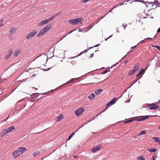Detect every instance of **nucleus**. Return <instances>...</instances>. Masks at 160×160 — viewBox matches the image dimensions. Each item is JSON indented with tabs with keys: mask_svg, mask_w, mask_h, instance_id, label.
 <instances>
[{
	"mask_svg": "<svg viewBox=\"0 0 160 160\" xmlns=\"http://www.w3.org/2000/svg\"><path fill=\"white\" fill-rule=\"evenodd\" d=\"M137 1H138V2H142H142H144V1H143V0H141V1H140V0H138Z\"/></svg>",
	"mask_w": 160,
	"mask_h": 160,
	"instance_id": "48",
	"label": "nucleus"
},
{
	"mask_svg": "<svg viewBox=\"0 0 160 160\" xmlns=\"http://www.w3.org/2000/svg\"><path fill=\"white\" fill-rule=\"evenodd\" d=\"M82 20V18H77L76 19L70 20L68 21V22L72 25H76L80 22Z\"/></svg>",
	"mask_w": 160,
	"mask_h": 160,
	"instance_id": "1",
	"label": "nucleus"
},
{
	"mask_svg": "<svg viewBox=\"0 0 160 160\" xmlns=\"http://www.w3.org/2000/svg\"><path fill=\"white\" fill-rule=\"evenodd\" d=\"M85 110L83 107L80 108L74 111V113L77 117H78L81 115L84 112Z\"/></svg>",
	"mask_w": 160,
	"mask_h": 160,
	"instance_id": "2",
	"label": "nucleus"
},
{
	"mask_svg": "<svg viewBox=\"0 0 160 160\" xmlns=\"http://www.w3.org/2000/svg\"><path fill=\"white\" fill-rule=\"evenodd\" d=\"M15 129V127L14 126H11L8 127V128L7 129L8 132H9L12 131L13 130H14Z\"/></svg>",
	"mask_w": 160,
	"mask_h": 160,
	"instance_id": "16",
	"label": "nucleus"
},
{
	"mask_svg": "<svg viewBox=\"0 0 160 160\" xmlns=\"http://www.w3.org/2000/svg\"><path fill=\"white\" fill-rule=\"evenodd\" d=\"M59 51L60 52H63V51L62 50H59Z\"/></svg>",
	"mask_w": 160,
	"mask_h": 160,
	"instance_id": "58",
	"label": "nucleus"
},
{
	"mask_svg": "<svg viewBox=\"0 0 160 160\" xmlns=\"http://www.w3.org/2000/svg\"><path fill=\"white\" fill-rule=\"evenodd\" d=\"M140 66V64L139 63H138L136 64L134 67V68L133 69V70L136 72L139 68Z\"/></svg>",
	"mask_w": 160,
	"mask_h": 160,
	"instance_id": "18",
	"label": "nucleus"
},
{
	"mask_svg": "<svg viewBox=\"0 0 160 160\" xmlns=\"http://www.w3.org/2000/svg\"><path fill=\"white\" fill-rule=\"evenodd\" d=\"M37 33V31L36 30H33L32 32H31L28 34L26 38V39L29 40L32 38Z\"/></svg>",
	"mask_w": 160,
	"mask_h": 160,
	"instance_id": "3",
	"label": "nucleus"
},
{
	"mask_svg": "<svg viewBox=\"0 0 160 160\" xmlns=\"http://www.w3.org/2000/svg\"><path fill=\"white\" fill-rule=\"evenodd\" d=\"M132 121H133L132 119H130L129 120H127V121L125 122L124 123H129V122H130Z\"/></svg>",
	"mask_w": 160,
	"mask_h": 160,
	"instance_id": "38",
	"label": "nucleus"
},
{
	"mask_svg": "<svg viewBox=\"0 0 160 160\" xmlns=\"http://www.w3.org/2000/svg\"><path fill=\"white\" fill-rule=\"evenodd\" d=\"M12 52V49L10 50L7 55L5 57V58L6 59H8L11 55Z\"/></svg>",
	"mask_w": 160,
	"mask_h": 160,
	"instance_id": "11",
	"label": "nucleus"
},
{
	"mask_svg": "<svg viewBox=\"0 0 160 160\" xmlns=\"http://www.w3.org/2000/svg\"><path fill=\"white\" fill-rule=\"evenodd\" d=\"M113 9H113V8H112V9H111L110 10V11H109V12H108L107 13L105 14V15H106V14H108V12H112V10Z\"/></svg>",
	"mask_w": 160,
	"mask_h": 160,
	"instance_id": "45",
	"label": "nucleus"
},
{
	"mask_svg": "<svg viewBox=\"0 0 160 160\" xmlns=\"http://www.w3.org/2000/svg\"><path fill=\"white\" fill-rule=\"evenodd\" d=\"M108 69H107L105 71H104L102 72V74H105L107 72H108Z\"/></svg>",
	"mask_w": 160,
	"mask_h": 160,
	"instance_id": "37",
	"label": "nucleus"
},
{
	"mask_svg": "<svg viewBox=\"0 0 160 160\" xmlns=\"http://www.w3.org/2000/svg\"><path fill=\"white\" fill-rule=\"evenodd\" d=\"M84 125H82L81 127L80 128H81L82 127H83Z\"/></svg>",
	"mask_w": 160,
	"mask_h": 160,
	"instance_id": "61",
	"label": "nucleus"
},
{
	"mask_svg": "<svg viewBox=\"0 0 160 160\" xmlns=\"http://www.w3.org/2000/svg\"><path fill=\"white\" fill-rule=\"evenodd\" d=\"M3 21V20H0V27L3 26L2 23Z\"/></svg>",
	"mask_w": 160,
	"mask_h": 160,
	"instance_id": "39",
	"label": "nucleus"
},
{
	"mask_svg": "<svg viewBox=\"0 0 160 160\" xmlns=\"http://www.w3.org/2000/svg\"><path fill=\"white\" fill-rule=\"evenodd\" d=\"M98 46H99V44H97V45H96L95 46L93 47H97Z\"/></svg>",
	"mask_w": 160,
	"mask_h": 160,
	"instance_id": "57",
	"label": "nucleus"
},
{
	"mask_svg": "<svg viewBox=\"0 0 160 160\" xmlns=\"http://www.w3.org/2000/svg\"><path fill=\"white\" fill-rule=\"evenodd\" d=\"M17 151H18L19 153L20 154V155L22 154L21 151H20V150H19V148Z\"/></svg>",
	"mask_w": 160,
	"mask_h": 160,
	"instance_id": "42",
	"label": "nucleus"
},
{
	"mask_svg": "<svg viewBox=\"0 0 160 160\" xmlns=\"http://www.w3.org/2000/svg\"><path fill=\"white\" fill-rule=\"evenodd\" d=\"M127 24L126 25V24L125 23L123 24L122 25V27H123L124 29H125L127 27Z\"/></svg>",
	"mask_w": 160,
	"mask_h": 160,
	"instance_id": "40",
	"label": "nucleus"
},
{
	"mask_svg": "<svg viewBox=\"0 0 160 160\" xmlns=\"http://www.w3.org/2000/svg\"><path fill=\"white\" fill-rule=\"evenodd\" d=\"M102 91V89L100 88L96 90L95 91V93L96 95H98L100 92Z\"/></svg>",
	"mask_w": 160,
	"mask_h": 160,
	"instance_id": "21",
	"label": "nucleus"
},
{
	"mask_svg": "<svg viewBox=\"0 0 160 160\" xmlns=\"http://www.w3.org/2000/svg\"><path fill=\"white\" fill-rule=\"evenodd\" d=\"M116 100V98H114L107 104L106 106V107L107 108H108L109 107L113 104L114 103H115V101Z\"/></svg>",
	"mask_w": 160,
	"mask_h": 160,
	"instance_id": "4",
	"label": "nucleus"
},
{
	"mask_svg": "<svg viewBox=\"0 0 160 160\" xmlns=\"http://www.w3.org/2000/svg\"><path fill=\"white\" fill-rule=\"evenodd\" d=\"M8 133L7 129L3 130L0 133V136L2 137Z\"/></svg>",
	"mask_w": 160,
	"mask_h": 160,
	"instance_id": "12",
	"label": "nucleus"
},
{
	"mask_svg": "<svg viewBox=\"0 0 160 160\" xmlns=\"http://www.w3.org/2000/svg\"><path fill=\"white\" fill-rule=\"evenodd\" d=\"M112 35H111V36H109L108 37H109V38H110L111 37H112Z\"/></svg>",
	"mask_w": 160,
	"mask_h": 160,
	"instance_id": "62",
	"label": "nucleus"
},
{
	"mask_svg": "<svg viewBox=\"0 0 160 160\" xmlns=\"http://www.w3.org/2000/svg\"><path fill=\"white\" fill-rule=\"evenodd\" d=\"M93 54H94L93 53L91 54L90 55V57H93Z\"/></svg>",
	"mask_w": 160,
	"mask_h": 160,
	"instance_id": "53",
	"label": "nucleus"
},
{
	"mask_svg": "<svg viewBox=\"0 0 160 160\" xmlns=\"http://www.w3.org/2000/svg\"><path fill=\"white\" fill-rule=\"evenodd\" d=\"M144 72V70L143 69H141L139 72L138 73V74L137 75V77H139L140 75H141L142 73H143Z\"/></svg>",
	"mask_w": 160,
	"mask_h": 160,
	"instance_id": "22",
	"label": "nucleus"
},
{
	"mask_svg": "<svg viewBox=\"0 0 160 160\" xmlns=\"http://www.w3.org/2000/svg\"><path fill=\"white\" fill-rule=\"evenodd\" d=\"M75 134L74 132H73L71 134V135H70L68 137V140H69Z\"/></svg>",
	"mask_w": 160,
	"mask_h": 160,
	"instance_id": "30",
	"label": "nucleus"
},
{
	"mask_svg": "<svg viewBox=\"0 0 160 160\" xmlns=\"http://www.w3.org/2000/svg\"><path fill=\"white\" fill-rule=\"evenodd\" d=\"M74 30H72V31H70V32H68V34H67L65 36H64L61 39H60V40H61L63 38H65V37H66L67 36V35L68 34H70L72 32H73V31H74Z\"/></svg>",
	"mask_w": 160,
	"mask_h": 160,
	"instance_id": "34",
	"label": "nucleus"
},
{
	"mask_svg": "<svg viewBox=\"0 0 160 160\" xmlns=\"http://www.w3.org/2000/svg\"><path fill=\"white\" fill-rule=\"evenodd\" d=\"M154 140V141L156 142H160V140H159V138L158 137H153L152 138Z\"/></svg>",
	"mask_w": 160,
	"mask_h": 160,
	"instance_id": "26",
	"label": "nucleus"
},
{
	"mask_svg": "<svg viewBox=\"0 0 160 160\" xmlns=\"http://www.w3.org/2000/svg\"><path fill=\"white\" fill-rule=\"evenodd\" d=\"M107 109V108H105V109L103 110L102 112H104L105 111V110Z\"/></svg>",
	"mask_w": 160,
	"mask_h": 160,
	"instance_id": "54",
	"label": "nucleus"
},
{
	"mask_svg": "<svg viewBox=\"0 0 160 160\" xmlns=\"http://www.w3.org/2000/svg\"><path fill=\"white\" fill-rule=\"evenodd\" d=\"M100 147L99 146L95 147L92 149V152L94 153L99 150Z\"/></svg>",
	"mask_w": 160,
	"mask_h": 160,
	"instance_id": "14",
	"label": "nucleus"
},
{
	"mask_svg": "<svg viewBox=\"0 0 160 160\" xmlns=\"http://www.w3.org/2000/svg\"><path fill=\"white\" fill-rule=\"evenodd\" d=\"M157 32H160V28H158V29L157 30Z\"/></svg>",
	"mask_w": 160,
	"mask_h": 160,
	"instance_id": "52",
	"label": "nucleus"
},
{
	"mask_svg": "<svg viewBox=\"0 0 160 160\" xmlns=\"http://www.w3.org/2000/svg\"><path fill=\"white\" fill-rule=\"evenodd\" d=\"M63 118V116L62 114H61L58 116L57 118V121H59L61 120Z\"/></svg>",
	"mask_w": 160,
	"mask_h": 160,
	"instance_id": "17",
	"label": "nucleus"
},
{
	"mask_svg": "<svg viewBox=\"0 0 160 160\" xmlns=\"http://www.w3.org/2000/svg\"><path fill=\"white\" fill-rule=\"evenodd\" d=\"M149 108L151 110L155 108H159L158 105H156L153 103H152V104H149Z\"/></svg>",
	"mask_w": 160,
	"mask_h": 160,
	"instance_id": "5",
	"label": "nucleus"
},
{
	"mask_svg": "<svg viewBox=\"0 0 160 160\" xmlns=\"http://www.w3.org/2000/svg\"><path fill=\"white\" fill-rule=\"evenodd\" d=\"M159 129L160 130V125L159 127Z\"/></svg>",
	"mask_w": 160,
	"mask_h": 160,
	"instance_id": "64",
	"label": "nucleus"
},
{
	"mask_svg": "<svg viewBox=\"0 0 160 160\" xmlns=\"http://www.w3.org/2000/svg\"><path fill=\"white\" fill-rule=\"evenodd\" d=\"M95 97V95L93 93H92L88 96V98L90 100H92Z\"/></svg>",
	"mask_w": 160,
	"mask_h": 160,
	"instance_id": "23",
	"label": "nucleus"
},
{
	"mask_svg": "<svg viewBox=\"0 0 160 160\" xmlns=\"http://www.w3.org/2000/svg\"><path fill=\"white\" fill-rule=\"evenodd\" d=\"M92 27L93 26H90L89 27H88V30H89V29L92 28Z\"/></svg>",
	"mask_w": 160,
	"mask_h": 160,
	"instance_id": "49",
	"label": "nucleus"
},
{
	"mask_svg": "<svg viewBox=\"0 0 160 160\" xmlns=\"http://www.w3.org/2000/svg\"><path fill=\"white\" fill-rule=\"evenodd\" d=\"M102 112H100V113H99V114H98V115H97L96 116V117H97L98 115H99Z\"/></svg>",
	"mask_w": 160,
	"mask_h": 160,
	"instance_id": "59",
	"label": "nucleus"
},
{
	"mask_svg": "<svg viewBox=\"0 0 160 160\" xmlns=\"http://www.w3.org/2000/svg\"><path fill=\"white\" fill-rule=\"evenodd\" d=\"M109 38V37H108V38H105V41H107Z\"/></svg>",
	"mask_w": 160,
	"mask_h": 160,
	"instance_id": "55",
	"label": "nucleus"
},
{
	"mask_svg": "<svg viewBox=\"0 0 160 160\" xmlns=\"http://www.w3.org/2000/svg\"><path fill=\"white\" fill-rule=\"evenodd\" d=\"M77 79V78H72L71 80H70L69 81H68L66 83H64L62 86H64L65 85L68 84H69L70 83H72L75 80H76Z\"/></svg>",
	"mask_w": 160,
	"mask_h": 160,
	"instance_id": "13",
	"label": "nucleus"
},
{
	"mask_svg": "<svg viewBox=\"0 0 160 160\" xmlns=\"http://www.w3.org/2000/svg\"><path fill=\"white\" fill-rule=\"evenodd\" d=\"M137 121H143L142 117H140V118H138L137 119Z\"/></svg>",
	"mask_w": 160,
	"mask_h": 160,
	"instance_id": "35",
	"label": "nucleus"
},
{
	"mask_svg": "<svg viewBox=\"0 0 160 160\" xmlns=\"http://www.w3.org/2000/svg\"><path fill=\"white\" fill-rule=\"evenodd\" d=\"M156 7H157V6H156L155 7H153V8H156Z\"/></svg>",
	"mask_w": 160,
	"mask_h": 160,
	"instance_id": "63",
	"label": "nucleus"
},
{
	"mask_svg": "<svg viewBox=\"0 0 160 160\" xmlns=\"http://www.w3.org/2000/svg\"><path fill=\"white\" fill-rule=\"evenodd\" d=\"M147 4H152V6H153L154 5H155L156 6H157V5H158L159 4L158 3L157 0H155L153 2H147Z\"/></svg>",
	"mask_w": 160,
	"mask_h": 160,
	"instance_id": "10",
	"label": "nucleus"
},
{
	"mask_svg": "<svg viewBox=\"0 0 160 160\" xmlns=\"http://www.w3.org/2000/svg\"><path fill=\"white\" fill-rule=\"evenodd\" d=\"M16 30V29L14 28H12L10 29V32L11 33H14L15 31Z\"/></svg>",
	"mask_w": 160,
	"mask_h": 160,
	"instance_id": "28",
	"label": "nucleus"
},
{
	"mask_svg": "<svg viewBox=\"0 0 160 160\" xmlns=\"http://www.w3.org/2000/svg\"><path fill=\"white\" fill-rule=\"evenodd\" d=\"M12 155L14 158H16L17 157L19 156L20 155L17 150L14 151L12 153Z\"/></svg>",
	"mask_w": 160,
	"mask_h": 160,
	"instance_id": "9",
	"label": "nucleus"
},
{
	"mask_svg": "<svg viewBox=\"0 0 160 160\" xmlns=\"http://www.w3.org/2000/svg\"><path fill=\"white\" fill-rule=\"evenodd\" d=\"M136 46H137V45H136L132 47L131 48V49H133L136 47Z\"/></svg>",
	"mask_w": 160,
	"mask_h": 160,
	"instance_id": "47",
	"label": "nucleus"
},
{
	"mask_svg": "<svg viewBox=\"0 0 160 160\" xmlns=\"http://www.w3.org/2000/svg\"><path fill=\"white\" fill-rule=\"evenodd\" d=\"M48 20L47 19L43 20L39 23H38L37 24L38 26H40L44 24L48 23Z\"/></svg>",
	"mask_w": 160,
	"mask_h": 160,
	"instance_id": "6",
	"label": "nucleus"
},
{
	"mask_svg": "<svg viewBox=\"0 0 160 160\" xmlns=\"http://www.w3.org/2000/svg\"><path fill=\"white\" fill-rule=\"evenodd\" d=\"M128 61H127V60H126L125 62H124V64H126L127 62H128Z\"/></svg>",
	"mask_w": 160,
	"mask_h": 160,
	"instance_id": "56",
	"label": "nucleus"
},
{
	"mask_svg": "<svg viewBox=\"0 0 160 160\" xmlns=\"http://www.w3.org/2000/svg\"><path fill=\"white\" fill-rule=\"evenodd\" d=\"M140 133L141 134H144L146 133V131L145 130H142L141 132Z\"/></svg>",
	"mask_w": 160,
	"mask_h": 160,
	"instance_id": "36",
	"label": "nucleus"
},
{
	"mask_svg": "<svg viewBox=\"0 0 160 160\" xmlns=\"http://www.w3.org/2000/svg\"><path fill=\"white\" fill-rule=\"evenodd\" d=\"M87 52V50H84L83 52H81L80 53V55H81L83 53V52L86 53V52Z\"/></svg>",
	"mask_w": 160,
	"mask_h": 160,
	"instance_id": "44",
	"label": "nucleus"
},
{
	"mask_svg": "<svg viewBox=\"0 0 160 160\" xmlns=\"http://www.w3.org/2000/svg\"><path fill=\"white\" fill-rule=\"evenodd\" d=\"M153 38H145L144 40H143L142 41H141L139 43V44L142 42H143L144 43H145V40H146V39H151V40H153L154 39V38L156 37V35ZM138 44L137 45H138Z\"/></svg>",
	"mask_w": 160,
	"mask_h": 160,
	"instance_id": "15",
	"label": "nucleus"
},
{
	"mask_svg": "<svg viewBox=\"0 0 160 160\" xmlns=\"http://www.w3.org/2000/svg\"><path fill=\"white\" fill-rule=\"evenodd\" d=\"M51 24H48L42 29H43V30L45 31L46 32H47L51 28Z\"/></svg>",
	"mask_w": 160,
	"mask_h": 160,
	"instance_id": "8",
	"label": "nucleus"
},
{
	"mask_svg": "<svg viewBox=\"0 0 160 160\" xmlns=\"http://www.w3.org/2000/svg\"><path fill=\"white\" fill-rule=\"evenodd\" d=\"M157 157V156H153L152 157L153 160H155Z\"/></svg>",
	"mask_w": 160,
	"mask_h": 160,
	"instance_id": "43",
	"label": "nucleus"
},
{
	"mask_svg": "<svg viewBox=\"0 0 160 160\" xmlns=\"http://www.w3.org/2000/svg\"><path fill=\"white\" fill-rule=\"evenodd\" d=\"M46 33L42 29L40 30L39 33L36 36L37 37H39L43 35Z\"/></svg>",
	"mask_w": 160,
	"mask_h": 160,
	"instance_id": "7",
	"label": "nucleus"
},
{
	"mask_svg": "<svg viewBox=\"0 0 160 160\" xmlns=\"http://www.w3.org/2000/svg\"><path fill=\"white\" fill-rule=\"evenodd\" d=\"M137 159L138 160H145V159L142 156L138 157Z\"/></svg>",
	"mask_w": 160,
	"mask_h": 160,
	"instance_id": "32",
	"label": "nucleus"
},
{
	"mask_svg": "<svg viewBox=\"0 0 160 160\" xmlns=\"http://www.w3.org/2000/svg\"><path fill=\"white\" fill-rule=\"evenodd\" d=\"M154 47L157 48L158 50H160V47L158 45H156Z\"/></svg>",
	"mask_w": 160,
	"mask_h": 160,
	"instance_id": "41",
	"label": "nucleus"
},
{
	"mask_svg": "<svg viewBox=\"0 0 160 160\" xmlns=\"http://www.w3.org/2000/svg\"><path fill=\"white\" fill-rule=\"evenodd\" d=\"M55 17V16H52V17L49 18L48 19V22L49 21H51Z\"/></svg>",
	"mask_w": 160,
	"mask_h": 160,
	"instance_id": "29",
	"label": "nucleus"
},
{
	"mask_svg": "<svg viewBox=\"0 0 160 160\" xmlns=\"http://www.w3.org/2000/svg\"><path fill=\"white\" fill-rule=\"evenodd\" d=\"M92 27L93 26H90L89 27H88V30H89V29L92 28Z\"/></svg>",
	"mask_w": 160,
	"mask_h": 160,
	"instance_id": "50",
	"label": "nucleus"
},
{
	"mask_svg": "<svg viewBox=\"0 0 160 160\" xmlns=\"http://www.w3.org/2000/svg\"><path fill=\"white\" fill-rule=\"evenodd\" d=\"M148 151L149 152H154L157 151V149L156 148H151L148 149Z\"/></svg>",
	"mask_w": 160,
	"mask_h": 160,
	"instance_id": "25",
	"label": "nucleus"
},
{
	"mask_svg": "<svg viewBox=\"0 0 160 160\" xmlns=\"http://www.w3.org/2000/svg\"><path fill=\"white\" fill-rule=\"evenodd\" d=\"M123 4H124L122 2V3H120V4H118V5H119V6H121V5H123Z\"/></svg>",
	"mask_w": 160,
	"mask_h": 160,
	"instance_id": "51",
	"label": "nucleus"
},
{
	"mask_svg": "<svg viewBox=\"0 0 160 160\" xmlns=\"http://www.w3.org/2000/svg\"><path fill=\"white\" fill-rule=\"evenodd\" d=\"M118 6H119V5H118V4H117V5H116L113 8V9H114V8L118 7Z\"/></svg>",
	"mask_w": 160,
	"mask_h": 160,
	"instance_id": "46",
	"label": "nucleus"
},
{
	"mask_svg": "<svg viewBox=\"0 0 160 160\" xmlns=\"http://www.w3.org/2000/svg\"><path fill=\"white\" fill-rule=\"evenodd\" d=\"M158 116H157V115L146 116H144V117H142V118H143V120H145L146 119L148 118L149 117H157Z\"/></svg>",
	"mask_w": 160,
	"mask_h": 160,
	"instance_id": "24",
	"label": "nucleus"
},
{
	"mask_svg": "<svg viewBox=\"0 0 160 160\" xmlns=\"http://www.w3.org/2000/svg\"><path fill=\"white\" fill-rule=\"evenodd\" d=\"M39 152H37L34 153L33 154V156L34 157H35L37 155H39Z\"/></svg>",
	"mask_w": 160,
	"mask_h": 160,
	"instance_id": "33",
	"label": "nucleus"
},
{
	"mask_svg": "<svg viewBox=\"0 0 160 160\" xmlns=\"http://www.w3.org/2000/svg\"><path fill=\"white\" fill-rule=\"evenodd\" d=\"M104 16H105L100 17V18L98 20V21L96 22H94V23L95 24H96L98 22H99L104 17Z\"/></svg>",
	"mask_w": 160,
	"mask_h": 160,
	"instance_id": "31",
	"label": "nucleus"
},
{
	"mask_svg": "<svg viewBox=\"0 0 160 160\" xmlns=\"http://www.w3.org/2000/svg\"><path fill=\"white\" fill-rule=\"evenodd\" d=\"M20 51L19 50H16L15 51L13 54L14 57L17 56L18 55L20 52Z\"/></svg>",
	"mask_w": 160,
	"mask_h": 160,
	"instance_id": "20",
	"label": "nucleus"
},
{
	"mask_svg": "<svg viewBox=\"0 0 160 160\" xmlns=\"http://www.w3.org/2000/svg\"><path fill=\"white\" fill-rule=\"evenodd\" d=\"M20 151L22 153H23L24 152L27 151V149L24 147H20L19 148Z\"/></svg>",
	"mask_w": 160,
	"mask_h": 160,
	"instance_id": "19",
	"label": "nucleus"
},
{
	"mask_svg": "<svg viewBox=\"0 0 160 160\" xmlns=\"http://www.w3.org/2000/svg\"><path fill=\"white\" fill-rule=\"evenodd\" d=\"M135 72L133 70H132L129 72L128 75L129 76H131Z\"/></svg>",
	"mask_w": 160,
	"mask_h": 160,
	"instance_id": "27",
	"label": "nucleus"
},
{
	"mask_svg": "<svg viewBox=\"0 0 160 160\" xmlns=\"http://www.w3.org/2000/svg\"><path fill=\"white\" fill-rule=\"evenodd\" d=\"M92 134H96L97 133V132H92Z\"/></svg>",
	"mask_w": 160,
	"mask_h": 160,
	"instance_id": "60",
	"label": "nucleus"
}]
</instances>
